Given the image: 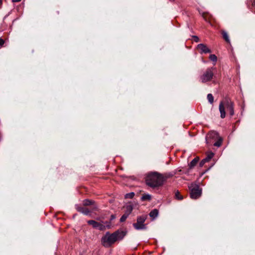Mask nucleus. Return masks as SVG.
I'll list each match as a JSON object with an SVG mask.
<instances>
[{
    "label": "nucleus",
    "instance_id": "nucleus-8",
    "mask_svg": "<svg viewBox=\"0 0 255 255\" xmlns=\"http://www.w3.org/2000/svg\"><path fill=\"white\" fill-rule=\"evenodd\" d=\"M197 48L199 49L200 53L201 54L203 53H211V50L204 44L200 43L197 45Z\"/></svg>",
    "mask_w": 255,
    "mask_h": 255
},
{
    "label": "nucleus",
    "instance_id": "nucleus-25",
    "mask_svg": "<svg viewBox=\"0 0 255 255\" xmlns=\"http://www.w3.org/2000/svg\"><path fill=\"white\" fill-rule=\"evenodd\" d=\"M206 162H207L206 161V159H205V158L203 159L200 163V166H202Z\"/></svg>",
    "mask_w": 255,
    "mask_h": 255
},
{
    "label": "nucleus",
    "instance_id": "nucleus-27",
    "mask_svg": "<svg viewBox=\"0 0 255 255\" xmlns=\"http://www.w3.org/2000/svg\"><path fill=\"white\" fill-rule=\"evenodd\" d=\"M4 41L2 39L0 38V46H1L3 45Z\"/></svg>",
    "mask_w": 255,
    "mask_h": 255
},
{
    "label": "nucleus",
    "instance_id": "nucleus-5",
    "mask_svg": "<svg viewBox=\"0 0 255 255\" xmlns=\"http://www.w3.org/2000/svg\"><path fill=\"white\" fill-rule=\"evenodd\" d=\"M87 223L89 225L92 226L94 228L97 229L101 231L110 229L111 226V222L108 221L105 222H98L95 220H89Z\"/></svg>",
    "mask_w": 255,
    "mask_h": 255
},
{
    "label": "nucleus",
    "instance_id": "nucleus-30",
    "mask_svg": "<svg viewBox=\"0 0 255 255\" xmlns=\"http://www.w3.org/2000/svg\"><path fill=\"white\" fill-rule=\"evenodd\" d=\"M97 207H95L94 208V210H97Z\"/></svg>",
    "mask_w": 255,
    "mask_h": 255
},
{
    "label": "nucleus",
    "instance_id": "nucleus-15",
    "mask_svg": "<svg viewBox=\"0 0 255 255\" xmlns=\"http://www.w3.org/2000/svg\"><path fill=\"white\" fill-rule=\"evenodd\" d=\"M94 203V202L93 200L85 199L83 201V205L84 206H89V205H93Z\"/></svg>",
    "mask_w": 255,
    "mask_h": 255
},
{
    "label": "nucleus",
    "instance_id": "nucleus-10",
    "mask_svg": "<svg viewBox=\"0 0 255 255\" xmlns=\"http://www.w3.org/2000/svg\"><path fill=\"white\" fill-rule=\"evenodd\" d=\"M76 209L78 212H80L85 215H88L90 213V211L87 208L80 206L78 205H76Z\"/></svg>",
    "mask_w": 255,
    "mask_h": 255
},
{
    "label": "nucleus",
    "instance_id": "nucleus-6",
    "mask_svg": "<svg viewBox=\"0 0 255 255\" xmlns=\"http://www.w3.org/2000/svg\"><path fill=\"white\" fill-rule=\"evenodd\" d=\"M147 218V215L137 216L136 223L133 224L134 228L136 230H145L146 229V225L144 224V222Z\"/></svg>",
    "mask_w": 255,
    "mask_h": 255
},
{
    "label": "nucleus",
    "instance_id": "nucleus-19",
    "mask_svg": "<svg viewBox=\"0 0 255 255\" xmlns=\"http://www.w3.org/2000/svg\"><path fill=\"white\" fill-rule=\"evenodd\" d=\"M134 196V192H130L129 193H127L125 195V198H129V199H132L133 198Z\"/></svg>",
    "mask_w": 255,
    "mask_h": 255
},
{
    "label": "nucleus",
    "instance_id": "nucleus-21",
    "mask_svg": "<svg viewBox=\"0 0 255 255\" xmlns=\"http://www.w3.org/2000/svg\"><path fill=\"white\" fill-rule=\"evenodd\" d=\"M128 216L129 215L128 214L125 213V214L121 217V218L120 219V222H123L125 221Z\"/></svg>",
    "mask_w": 255,
    "mask_h": 255
},
{
    "label": "nucleus",
    "instance_id": "nucleus-29",
    "mask_svg": "<svg viewBox=\"0 0 255 255\" xmlns=\"http://www.w3.org/2000/svg\"><path fill=\"white\" fill-rule=\"evenodd\" d=\"M21 0H12V1L14 2H19Z\"/></svg>",
    "mask_w": 255,
    "mask_h": 255
},
{
    "label": "nucleus",
    "instance_id": "nucleus-28",
    "mask_svg": "<svg viewBox=\"0 0 255 255\" xmlns=\"http://www.w3.org/2000/svg\"><path fill=\"white\" fill-rule=\"evenodd\" d=\"M115 219V216L114 215H112L111 216V220H114Z\"/></svg>",
    "mask_w": 255,
    "mask_h": 255
},
{
    "label": "nucleus",
    "instance_id": "nucleus-11",
    "mask_svg": "<svg viewBox=\"0 0 255 255\" xmlns=\"http://www.w3.org/2000/svg\"><path fill=\"white\" fill-rule=\"evenodd\" d=\"M158 215V211L157 209H153L149 213V216L152 218L153 220L155 219Z\"/></svg>",
    "mask_w": 255,
    "mask_h": 255
},
{
    "label": "nucleus",
    "instance_id": "nucleus-1",
    "mask_svg": "<svg viewBox=\"0 0 255 255\" xmlns=\"http://www.w3.org/2000/svg\"><path fill=\"white\" fill-rule=\"evenodd\" d=\"M126 231L119 230L113 234L107 232L105 236L101 239V243L103 246L106 248L111 247L116 241L122 240L126 236Z\"/></svg>",
    "mask_w": 255,
    "mask_h": 255
},
{
    "label": "nucleus",
    "instance_id": "nucleus-26",
    "mask_svg": "<svg viewBox=\"0 0 255 255\" xmlns=\"http://www.w3.org/2000/svg\"><path fill=\"white\" fill-rule=\"evenodd\" d=\"M193 38L196 42H198L199 41V38L197 36H193Z\"/></svg>",
    "mask_w": 255,
    "mask_h": 255
},
{
    "label": "nucleus",
    "instance_id": "nucleus-22",
    "mask_svg": "<svg viewBox=\"0 0 255 255\" xmlns=\"http://www.w3.org/2000/svg\"><path fill=\"white\" fill-rule=\"evenodd\" d=\"M208 136H209V137L213 138L215 136H218V132H217L216 131H212L208 134Z\"/></svg>",
    "mask_w": 255,
    "mask_h": 255
},
{
    "label": "nucleus",
    "instance_id": "nucleus-32",
    "mask_svg": "<svg viewBox=\"0 0 255 255\" xmlns=\"http://www.w3.org/2000/svg\"><path fill=\"white\" fill-rule=\"evenodd\" d=\"M173 175V174H171V175H169V176H172Z\"/></svg>",
    "mask_w": 255,
    "mask_h": 255
},
{
    "label": "nucleus",
    "instance_id": "nucleus-14",
    "mask_svg": "<svg viewBox=\"0 0 255 255\" xmlns=\"http://www.w3.org/2000/svg\"><path fill=\"white\" fill-rule=\"evenodd\" d=\"M133 208L131 205H128L126 206V211L125 212L126 213L128 214V215L131 213L132 211Z\"/></svg>",
    "mask_w": 255,
    "mask_h": 255
},
{
    "label": "nucleus",
    "instance_id": "nucleus-31",
    "mask_svg": "<svg viewBox=\"0 0 255 255\" xmlns=\"http://www.w3.org/2000/svg\"><path fill=\"white\" fill-rule=\"evenodd\" d=\"M2 1L1 0H0V5L1 4Z\"/></svg>",
    "mask_w": 255,
    "mask_h": 255
},
{
    "label": "nucleus",
    "instance_id": "nucleus-9",
    "mask_svg": "<svg viewBox=\"0 0 255 255\" xmlns=\"http://www.w3.org/2000/svg\"><path fill=\"white\" fill-rule=\"evenodd\" d=\"M199 160V158L198 157L194 158L189 164V168L186 171H185L184 173L186 174H189L190 170L196 165Z\"/></svg>",
    "mask_w": 255,
    "mask_h": 255
},
{
    "label": "nucleus",
    "instance_id": "nucleus-12",
    "mask_svg": "<svg viewBox=\"0 0 255 255\" xmlns=\"http://www.w3.org/2000/svg\"><path fill=\"white\" fill-rule=\"evenodd\" d=\"M222 34L223 37L225 39V40L227 42L230 43V40L229 39V37L228 33L226 31L223 30L222 31Z\"/></svg>",
    "mask_w": 255,
    "mask_h": 255
},
{
    "label": "nucleus",
    "instance_id": "nucleus-13",
    "mask_svg": "<svg viewBox=\"0 0 255 255\" xmlns=\"http://www.w3.org/2000/svg\"><path fill=\"white\" fill-rule=\"evenodd\" d=\"M151 199V196L148 194H143L141 198L142 201H150Z\"/></svg>",
    "mask_w": 255,
    "mask_h": 255
},
{
    "label": "nucleus",
    "instance_id": "nucleus-3",
    "mask_svg": "<svg viewBox=\"0 0 255 255\" xmlns=\"http://www.w3.org/2000/svg\"><path fill=\"white\" fill-rule=\"evenodd\" d=\"M219 109L220 113V117L224 119L226 117V111L229 112L231 116L234 115V103L230 99H226L224 102H221L219 104Z\"/></svg>",
    "mask_w": 255,
    "mask_h": 255
},
{
    "label": "nucleus",
    "instance_id": "nucleus-24",
    "mask_svg": "<svg viewBox=\"0 0 255 255\" xmlns=\"http://www.w3.org/2000/svg\"><path fill=\"white\" fill-rule=\"evenodd\" d=\"M250 4L252 5V7L255 6V0H250L248 3V6L249 8L250 7Z\"/></svg>",
    "mask_w": 255,
    "mask_h": 255
},
{
    "label": "nucleus",
    "instance_id": "nucleus-23",
    "mask_svg": "<svg viewBox=\"0 0 255 255\" xmlns=\"http://www.w3.org/2000/svg\"><path fill=\"white\" fill-rule=\"evenodd\" d=\"M209 59L213 61L216 62L217 60V57L215 54H211L209 56Z\"/></svg>",
    "mask_w": 255,
    "mask_h": 255
},
{
    "label": "nucleus",
    "instance_id": "nucleus-2",
    "mask_svg": "<svg viewBox=\"0 0 255 255\" xmlns=\"http://www.w3.org/2000/svg\"><path fill=\"white\" fill-rule=\"evenodd\" d=\"M165 180L161 174L157 172H151L147 174L145 182L148 186L156 188L162 185Z\"/></svg>",
    "mask_w": 255,
    "mask_h": 255
},
{
    "label": "nucleus",
    "instance_id": "nucleus-16",
    "mask_svg": "<svg viewBox=\"0 0 255 255\" xmlns=\"http://www.w3.org/2000/svg\"><path fill=\"white\" fill-rule=\"evenodd\" d=\"M214 154L212 152H209L207 153L206 157L205 158L206 161L208 162L210 161L214 156Z\"/></svg>",
    "mask_w": 255,
    "mask_h": 255
},
{
    "label": "nucleus",
    "instance_id": "nucleus-20",
    "mask_svg": "<svg viewBox=\"0 0 255 255\" xmlns=\"http://www.w3.org/2000/svg\"><path fill=\"white\" fill-rule=\"evenodd\" d=\"M222 142V138L220 137L218 140L214 143V145L215 146L219 147L221 145Z\"/></svg>",
    "mask_w": 255,
    "mask_h": 255
},
{
    "label": "nucleus",
    "instance_id": "nucleus-17",
    "mask_svg": "<svg viewBox=\"0 0 255 255\" xmlns=\"http://www.w3.org/2000/svg\"><path fill=\"white\" fill-rule=\"evenodd\" d=\"M207 99L208 100V102L211 104H213L214 102V97L211 94H208L207 95Z\"/></svg>",
    "mask_w": 255,
    "mask_h": 255
},
{
    "label": "nucleus",
    "instance_id": "nucleus-7",
    "mask_svg": "<svg viewBox=\"0 0 255 255\" xmlns=\"http://www.w3.org/2000/svg\"><path fill=\"white\" fill-rule=\"evenodd\" d=\"M213 69V68H208L200 76V80L202 83H206L212 80L214 76Z\"/></svg>",
    "mask_w": 255,
    "mask_h": 255
},
{
    "label": "nucleus",
    "instance_id": "nucleus-18",
    "mask_svg": "<svg viewBox=\"0 0 255 255\" xmlns=\"http://www.w3.org/2000/svg\"><path fill=\"white\" fill-rule=\"evenodd\" d=\"M175 196L176 199L182 200L183 199V197L180 195V192L178 191H176L175 193Z\"/></svg>",
    "mask_w": 255,
    "mask_h": 255
},
{
    "label": "nucleus",
    "instance_id": "nucleus-4",
    "mask_svg": "<svg viewBox=\"0 0 255 255\" xmlns=\"http://www.w3.org/2000/svg\"><path fill=\"white\" fill-rule=\"evenodd\" d=\"M190 190V197L193 199H197L199 198L202 195V189L199 186L192 183L188 186Z\"/></svg>",
    "mask_w": 255,
    "mask_h": 255
}]
</instances>
